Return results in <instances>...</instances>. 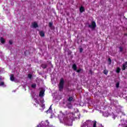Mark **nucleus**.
Instances as JSON below:
<instances>
[{
	"label": "nucleus",
	"instance_id": "33",
	"mask_svg": "<svg viewBox=\"0 0 127 127\" xmlns=\"http://www.w3.org/2000/svg\"><path fill=\"white\" fill-rule=\"evenodd\" d=\"M31 87H32V84L31 85Z\"/></svg>",
	"mask_w": 127,
	"mask_h": 127
},
{
	"label": "nucleus",
	"instance_id": "21",
	"mask_svg": "<svg viewBox=\"0 0 127 127\" xmlns=\"http://www.w3.org/2000/svg\"><path fill=\"white\" fill-rule=\"evenodd\" d=\"M35 88H36V84L33 83L32 84V88L33 89H35Z\"/></svg>",
	"mask_w": 127,
	"mask_h": 127
},
{
	"label": "nucleus",
	"instance_id": "31",
	"mask_svg": "<svg viewBox=\"0 0 127 127\" xmlns=\"http://www.w3.org/2000/svg\"><path fill=\"white\" fill-rule=\"evenodd\" d=\"M1 80H2V78L1 77V76H0V80L1 81Z\"/></svg>",
	"mask_w": 127,
	"mask_h": 127
},
{
	"label": "nucleus",
	"instance_id": "14",
	"mask_svg": "<svg viewBox=\"0 0 127 127\" xmlns=\"http://www.w3.org/2000/svg\"><path fill=\"white\" fill-rule=\"evenodd\" d=\"M40 103H41V104H42V107H44L45 105L43 104H44V99H42V100H40Z\"/></svg>",
	"mask_w": 127,
	"mask_h": 127
},
{
	"label": "nucleus",
	"instance_id": "2",
	"mask_svg": "<svg viewBox=\"0 0 127 127\" xmlns=\"http://www.w3.org/2000/svg\"><path fill=\"white\" fill-rule=\"evenodd\" d=\"M63 89H64V79L61 78L59 85V90L60 92H62Z\"/></svg>",
	"mask_w": 127,
	"mask_h": 127
},
{
	"label": "nucleus",
	"instance_id": "12",
	"mask_svg": "<svg viewBox=\"0 0 127 127\" xmlns=\"http://www.w3.org/2000/svg\"><path fill=\"white\" fill-rule=\"evenodd\" d=\"M0 42L2 43V44H4V43H5V40L3 39V38L1 37L0 38Z\"/></svg>",
	"mask_w": 127,
	"mask_h": 127
},
{
	"label": "nucleus",
	"instance_id": "18",
	"mask_svg": "<svg viewBox=\"0 0 127 127\" xmlns=\"http://www.w3.org/2000/svg\"><path fill=\"white\" fill-rule=\"evenodd\" d=\"M103 73L104 74H105V75H108V73H109V71L107 70H104L103 71Z\"/></svg>",
	"mask_w": 127,
	"mask_h": 127
},
{
	"label": "nucleus",
	"instance_id": "20",
	"mask_svg": "<svg viewBox=\"0 0 127 127\" xmlns=\"http://www.w3.org/2000/svg\"><path fill=\"white\" fill-rule=\"evenodd\" d=\"M108 62L109 65H111V64H112V60L111 59V58L108 59Z\"/></svg>",
	"mask_w": 127,
	"mask_h": 127
},
{
	"label": "nucleus",
	"instance_id": "22",
	"mask_svg": "<svg viewBox=\"0 0 127 127\" xmlns=\"http://www.w3.org/2000/svg\"><path fill=\"white\" fill-rule=\"evenodd\" d=\"M119 49L120 52H123V51H124V48H123V47H119Z\"/></svg>",
	"mask_w": 127,
	"mask_h": 127
},
{
	"label": "nucleus",
	"instance_id": "13",
	"mask_svg": "<svg viewBox=\"0 0 127 127\" xmlns=\"http://www.w3.org/2000/svg\"><path fill=\"white\" fill-rule=\"evenodd\" d=\"M66 106H67V108H68V109H72V104H71V103H68V104L66 105Z\"/></svg>",
	"mask_w": 127,
	"mask_h": 127
},
{
	"label": "nucleus",
	"instance_id": "6",
	"mask_svg": "<svg viewBox=\"0 0 127 127\" xmlns=\"http://www.w3.org/2000/svg\"><path fill=\"white\" fill-rule=\"evenodd\" d=\"M32 26L34 28H37L39 27L38 24L36 22H34L32 23Z\"/></svg>",
	"mask_w": 127,
	"mask_h": 127
},
{
	"label": "nucleus",
	"instance_id": "3",
	"mask_svg": "<svg viewBox=\"0 0 127 127\" xmlns=\"http://www.w3.org/2000/svg\"><path fill=\"white\" fill-rule=\"evenodd\" d=\"M89 28H92L93 29L96 28V22L95 21H92L91 24L88 25Z\"/></svg>",
	"mask_w": 127,
	"mask_h": 127
},
{
	"label": "nucleus",
	"instance_id": "16",
	"mask_svg": "<svg viewBox=\"0 0 127 127\" xmlns=\"http://www.w3.org/2000/svg\"><path fill=\"white\" fill-rule=\"evenodd\" d=\"M121 72V68L120 67H117L116 69V72L119 73Z\"/></svg>",
	"mask_w": 127,
	"mask_h": 127
},
{
	"label": "nucleus",
	"instance_id": "24",
	"mask_svg": "<svg viewBox=\"0 0 127 127\" xmlns=\"http://www.w3.org/2000/svg\"><path fill=\"white\" fill-rule=\"evenodd\" d=\"M28 78L31 79V78H32V74H28Z\"/></svg>",
	"mask_w": 127,
	"mask_h": 127
},
{
	"label": "nucleus",
	"instance_id": "19",
	"mask_svg": "<svg viewBox=\"0 0 127 127\" xmlns=\"http://www.w3.org/2000/svg\"><path fill=\"white\" fill-rule=\"evenodd\" d=\"M93 127H97V121H94Z\"/></svg>",
	"mask_w": 127,
	"mask_h": 127
},
{
	"label": "nucleus",
	"instance_id": "25",
	"mask_svg": "<svg viewBox=\"0 0 127 127\" xmlns=\"http://www.w3.org/2000/svg\"><path fill=\"white\" fill-rule=\"evenodd\" d=\"M89 73L91 74V75H92L93 74V71L92 70V69H91L89 70Z\"/></svg>",
	"mask_w": 127,
	"mask_h": 127
},
{
	"label": "nucleus",
	"instance_id": "9",
	"mask_svg": "<svg viewBox=\"0 0 127 127\" xmlns=\"http://www.w3.org/2000/svg\"><path fill=\"white\" fill-rule=\"evenodd\" d=\"M41 67L43 68V69H46L47 68V64H41Z\"/></svg>",
	"mask_w": 127,
	"mask_h": 127
},
{
	"label": "nucleus",
	"instance_id": "29",
	"mask_svg": "<svg viewBox=\"0 0 127 127\" xmlns=\"http://www.w3.org/2000/svg\"><path fill=\"white\" fill-rule=\"evenodd\" d=\"M9 43L10 45H12V41L11 40H10L9 41Z\"/></svg>",
	"mask_w": 127,
	"mask_h": 127
},
{
	"label": "nucleus",
	"instance_id": "17",
	"mask_svg": "<svg viewBox=\"0 0 127 127\" xmlns=\"http://www.w3.org/2000/svg\"><path fill=\"white\" fill-rule=\"evenodd\" d=\"M53 25V22H50L49 23V27H52Z\"/></svg>",
	"mask_w": 127,
	"mask_h": 127
},
{
	"label": "nucleus",
	"instance_id": "4",
	"mask_svg": "<svg viewBox=\"0 0 127 127\" xmlns=\"http://www.w3.org/2000/svg\"><path fill=\"white\" fill-rule=\"evenodd\" d=\"M127 67V62H126L124 64H122V71H125Z\"/></svg>",
	"mask_w": 127,
	"mask_h": 127
},
{
	"label": "nucleus",
	"instance_id": "7",
	"mask_svg": "<svg viewBox=\"0 0 127 127\" xmlns=\"http://www.w3.org/2000/svg\"><path fill=\"white\" fill-rule=\"evenodd\" d=\"M39 34L41 37H44V36H45V33L44 32H43V31H40Z\"/></svg>",
	"mask_w": 127,
	"mask_h": 127
},
{
	"label": "nucleus",
	"instance_id": "5",
	"mask_svg": "<svg viewBox=\"0 0 127 127\" xmlns=\"http://www.w3.org/2000/svg\"><path fill=\"white\" fill-rule=\"evenodd\" d=\"M44 93H45V90H42L40 91L39 93V97H44Z\"/></svg>",
	"mask_w": 127,
	"mask_h": 127
},
{
	"label": "nucleus",
	"instance_id": "28",
	"mask_svg": "<svg viewBox=\"0 0 127 127\" xmlns=\"http://www.w3.org/2000/svg\"><path fill=\"white\" fill-rule=\"evenodd\" d=\"M0 86H4V82H0Z\"/></svg>",
	"mask_w": 127,
	"mask_h": 127
},
{
	"label": "nucleus",
	"instance_id": "15",
	"mask_svg": "<svg viewBox=\"0 0 127 127\" xmlns=\"http://www.w3.org/2000/svg\"><path fill=\"white\" fill-rule=\"evenodd\" d=\"M73 97L72 96L69 97L68 99V102H72V101H73Z\"/></svg>",
	"mask_w": 127,
	"mask_h": 127
},
{
	"label": "nucleus",
	"instance_id": "11",
	"mask_svg": "<svg viewBox=\"0 0 127 127\" xmlns=\"http://www.w3.org/2000/svg\"><path fill=\"white\" fill-rule=\"evenodd\" d=\"M79 11L82 13V12H83V11H85V8L83 6H81L79 8Z\"/></svg>",
	"mask_w": 127,
	"mask_h": 127
},
{
	"label": "nucleus",
	"instance_id": "1",
	"mask_svg": "<svg viewBox=\"0 0 127 127\" xmlns=\"http://www.w3.org/2000/svg\"><path fill=\"white\" fill-rule=\"evenodd\" d=\"M74 117H75V114L73 113H68L66 115V117H65L64 119V121L65 122H69L70 120H73L74 119Z\"/></svg>",
	"mask_w": 127,
	"mask_h": 127
},
{
	"label": "nucleus",
	"instance_id": "26",
	"mask_svg": "<svg viewBox=\"0 0 127 127\" xmlns=\"http://www.w3.org/2000/svg\"><path fill=\"white\" fill-rule=\"evenodd\" d=\"M120 87V82H117L116 83V88H119Z\"/></svg>",
	"mask_w": 127,
	"mask_h": 127
},
{
	"label": "nucleus",
	"instance_id": "30",
	"mask_svg": "<svg viewBox=\"0 0 127 127\" xmlns=\"http://www.w3.org/2000/svg\"><path fill=\"white\" fill-rule=\"evenodd\" d=\"M52 110V109L51 108V106H50V107L49 108V109L47 111V113H48V112H49V110Z\"/></svg>",
	"mask_w": 127,
	"mask_h": 127
},
{
	"label": "nucleus",
	"instance_id": "8",
	"mask_svg": "<svg viewBox=\"0 0 127 127\" xmlns=\"http://www.w3.org/2000/svg\"><path fill=\"white\" fill-rule=\"evenodd\" d=\"M10 80L12 81H14L15 78H14V75L13 74H10Z\"/></svg>",
	"mask_w": 127,
	"mask_h": 127
},
{
	"label": "nucleus",
	"instance_id": "10",
	"mask_svg": "<svg viewBox=\"0 0 127 127\" xmlns=\"http://www.w3.org/2000/svg\"><path fill=\"white\" fill-rule=\"evenodd\" d=\"M72 68L74 71H77V65H76V64H73L72 65Z\"/></svg>",
	"mask_w": 127,
	"mask_h": 127
},
{
	"label": "nucleus",
	"instance_id": "23",
	"mask_svg": "<svg viewBox=\"0 0 127 127\" xmlns=\"http://www.w3.org/2000/svg\"><path fill=\"white\" fill-rule=\"evenodd\" d=\"M76 71L77 73H80L82 71V69L81 68H79L78 70L76 69Z\"/></svg>",
	"mask_w": 127,
	"mask_h": 127
},
{
	"label": "nucleus",
	"instance_id": "32",
	"mask_svg": "<svg viewBox=\"0 0 127 127\" xmlns=\"http://www.w3.org/2000/svg\"><path fill=\"white\" fill-rule=\"evenodd\" d=\"M31 27H32V25H31Z\"/></svg>",
	"mask_w": 127,
	"mask_h": 127
},
{
	"label": "nucleus",
	"instance_id": "27",
	"mask_svg": "<svg viewBox=\"0 0 127 127\" xmlns=\"http://www.w3.org/2000/svg\"><path fill=\"white\" fill-rule=\"evenodd\" d=\"M83 48H79V52H80V53H82V52H83Z\"/></svg>",
	"mask_w": 127,
	"mask_h": 127
}]
</instances>
